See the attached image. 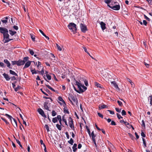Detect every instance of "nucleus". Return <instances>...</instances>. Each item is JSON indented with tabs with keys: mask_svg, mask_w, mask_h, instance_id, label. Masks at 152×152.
I'll return each instance as SVG.
<instances>
[{
	"mask_svg": "<svg viewBox=\"0 0 152 152\" xmlns=\"http://www.w3.org/2000/svg\"><path fill=\"white\" fill-rule=\"evenodd\" d=\"M69 119L70 120V121H69V126L73 130H75V127L73 123V121L72 118L70 117Z\"/></svg>",
	"mask_w": 152,
	"mask_h": 152,
	"instance_id": "nucleus-6",
	"label": "nucleus"
},
{
	"mask_svg": "<svg viewBox=\"0 0 152 152\" xmlns=\"http://www.w3.org/2000/svg\"><path fill=\"white\" fill-rule=\"evenodd\" d=\"M50 103H48V101H46L44 104V107L47 110L50 111L49 107L50 106Z\"/></svg>",
	"mask_w": 152,
	"mask_h": 152,
	"instance_id": "nucleus-10",
	"label": "nucleus"
},
{
	"mask_svg": "<svg viewBox=\"0 0 152 152\" xmlns=\"http://www.w3.org/2000/svg\"><path fill=\"white\" fill-rule=\"evenodd\" d=\"M95 85L97 86V87H99L101 88V85L100 84H99V83H97V82H95Z\"/></svg>",
	"mask_w": 152,
	"mask_h": 152,
	"instance_id": "nucleus-52",
	"label": "nucleus"
},
{
	"mask_svg": "<svg viewBox=\"0 0 152 152\" xmlns=\"http://www.w3.org/2000/svg\"><path fill=\"white\" fill-rule=\"evenodd\" d=\"M29 59V57L28 56H26L25 57H24L23 58V60H20V62L21 64V65H24L25 63L26 62H27L28 61Z\"/></svg>",
	"mask_w": 152,
	"mask_h": 152,
	"instance_id": "nucleus-5",
	"label": "nucleus"
},
{
	"mask_svg": "<svg viewBox=\"0 0 152 152\" xmlns=\"http://www.w3.org/2000/svg\"><path fill=\"white\" fill-rule=\"evenodd\" d=\"M69 28L72 31L75 32L77 30L76 25L73 23H71L68 25Z\"/></svg>",
	"mask_w": 152,
	"mask_h": 152,
	"instance_id": "nucleus-2",
	"label": "nucleus"
},
{
	"mask_svg": "<svg viewBox=\"0 0 152 152\" xmlns=\"http://www.w3.org/2000/svg\"><path fill=\"white\" fill-rule=\"evenodd\" d=\"M12 64L13 65L15 64H16L18 66H20L21 65L20 62V60L18 61H12Z\"/></svg>",
	"mask_w": 152,
	"mask_h": 152,
	"instance_id": "nucleus-11",
	"label": "nucleus"
},
{
	"mask_svg": "<svg viewBox=\"0 0 152 152\" xmlns=\"http://www.w3.org/2000/svg\"><path fill=\"white\" fill-rule=\"evenodd\" d=\"M64 113H67L68 114H69V112L68 110L67 109V107H65L64 109Z\"/></svg>",
	"mask_w": 152,
	"mask_h": 152,
	"instance_id": "nucleus-24",
	"label": "nucleus"
},
{
	"mask_svg": "<svg viewBox=\"0 0 152 152\" xmlns=\"http://www.w3.org/2000/svg\"><path fill=\"white\" fill-rule=\"evenodd\" d=\"M111 4H110V5L109 4V5H110V6L113 5V6H114V4L117 3L116 2H114V1H111Z\"/></svg>",
	"mask_w": 152,
	"mask_h": 152,
	"instance_id": "nucleus-60",
	"label": "nucleus"
},
{
	"mask_svg": "<svg viewBox=\"0 0 152 152\" xmlns=\"http://www.w3.org/2000/svg\"><path fill=\"white\" fill-rule=\"evenodd\" d=\"M37 111L42 116L45 118H46V116L45 114L44 111L40 108L37 109Z\"/></svg>",
	"mask_w": 152,
	"mask_h": 152,
	"instance_id": "nucleus-8",
	"label": "nucleus"
},
{
	"mask_svg": "<svg viewBox=\"0 0 152 152\" xmlns=\"http://www.w3.org/2000/svg\"><path fill=\"white\" fill-rule=\"evenodd\" d=\"M116 115L118 118L119 119H120L121 118H123V117L121 116V115H120L119 114L117 113L116 114Z\"/></svg>",
	"mask_w": 152,
	"mask_h": 152,
	"instance_id": "nucleus-48",
	"label": "nucleus"
},
{
	"mask_svg": "<svg viewBox=\"0 0 152 152\" xmlns=\"http://www.w3.org/2000/svg\"><path fill=\"white\" fill-rule=\"evenodd\" d=\"M150 100V104L151 105H152V96H150L149 97L148 100Z\"/></svg>",
	"mask_w": 152,
	"mask_h": 152,
	"instance_id": "nucleus-33",
	"label": "nucleus"
},
{
	"mask_svg": "<svg viewBox=\"0 0 152 152\" xmlns=\"http://www.w3.org/2000/svg\"><path fill=\"white\" fill-rule=\"evenodd\" d=\"M121 114L122 115H126V112L124 110H123L121 112Z\"/></svg>",
	"mask_w": 152,
	"mask_h": 152,
	"instance_id": "nucleus-53",
	"label": "nucleus"
},
{
	"mask_svg": "<svg viewBox=\"0 0 152 152\" xmlns=\"http://www.w3.org/2000/svg\"><path fill=\"white\" fill-rule=\"evenodd\" d=\"M16 141L19 144V146L22 149L23 148L22 145L20 143V142L18 140L16 139Z\"/></svg>",
	"mask_w": 152,
	"mask_h": 152,
	"instance_id": "nucleus-30",
	"label": "nucleus"
},
{
	"mask_svg": "<svg viewBox=\"0 0 152 152\" xmlns=\"http://www.w3.org/2000/svg\"><path fill=\"white\" fill-rule=\"evenodd\" d=\"M37 72H39V73L40 74L43 75L44 73V70L43 68H42L41 71H38Z\"/></svg>",
	"mask_w": 152,
	"mask_h": 152,
	"instance_id": "nucleus-38",
	"label": "nucleus"
},
{
	"mask_svg": "<svg viewBox=\"0 0 152 152\" xmlns=\"http://www.w3.org/2000/svg\"><path fill=\"white\" fill-rule=\"evenodd\" d=\"M69 100L72 102V101L74 102H77V99L74 96L72 95L70 96L68 98Z\"/></svg>",
	"mask_w": 152,
	"mask_h": 152,
	"instance_id": "nucleus-7",
	"label": "nucleus"
},
{
	"mask_svg": "<svg viewBox=\"0 0 152 152\" xmlns=\"http://www.w3.org/2000/svg\"><path fill=\"white\" fill-rule=\"evenodd\" d=\"M31 71L32 72L33 75L34 74H36L37 73V72L36 71L35 69H31Z\"/></svg>",
	"mask_w": 152,
	"mask_h": 152,
	"instance_id": "nucleus-34",
	"label": "nucleus"
},
{
	"mask_svg": "<svg viewBox=\"0 0 152 152\" xmlns=\"http://www.w3.org/2000/svg\"><path fill=\"white\" fill-rule=\"evenodd\" d=\"M116 111L118 113H120L121 112V109H119L118 108H115Z\"/></svg>",
	"mask_w": 152,
	"mask_h": 152,
	"instance_id": "nucleus-64",
	"label": "nucleus"
},
{
	"mask_svg": "<svg viewBox=\"0 0 152 152\" xmlns=\"http://www.w3.org/2000/svg\"><path fill=\"white\" fill-rule=\"evenodd\" d=\"M80 27L81 31L83 33L86 32L87 30L86 26L84 24L81 23L80 24Z\"/></svg>",
	"mask_w": 152,
	"mask_h": 152,
	"instance_id": "nucleus-4",
	"label": "nucleus"
},
{
	"mask_svg": "<svg viewBox=\"0 0 152 152\" xmlns=\"http://www.w3.org/2000/svg\"><path fill=\"white\" fill-rule=\"evenodd\" d=\"M96 135H95L94 134V131H93L91 133V136H90V137H92V140H95V137H96Z\"/></svg>",
	"mask_w": 152,
	"mask_h": 152,
	"instance_id": "nucleus-21",
	"label": "nucleus"
},
{
	"mask_svg": "<svg viewBox=\"0 0 152 152\" xmlns=\"http://www.w3.org/2000/svg\"><path fill=\"white\" fill-rule=\"evenodd\" d=\"M58 121V120H57V118L56 117L54 118H53L52 119V122L53 123H56Z\"/></svg>",
	"mask_w": 152,
	"mask_h": 152,
	"instance_id": "nucleus-42",
	"label": "nucleus"
},
{
	"mask_svg": "<svg viewBox=\"0 0 152 152\" xmlns=\"http://www.w3.org/2000/svg\"><path fill=\"white\" fill-rule=\"evenodd\" d=\"M107 106L105 105V104H103L102 105H100L99 106V110H101L102 109L107 108Z\"/></svg>",
	"mask_w": 152,
	"mask_h": 152,
	"instance_id": "nucleus-18",
	"label": "nucleus"
},
{
	"mask_svg": "<svg viewBox=\"0 0 152 152\" xmlns=\"http://www.w3.org/2000/svg\"><path fill=\"white\" fill-rule=\"evenodd\" d=\"M45 128L46 129L48 132L50 131L49 127L47 124H45Z\"/></svg>",
	"mask_w": 152,
	"mask_h": 152,
	"instance_id": "nucleus-50",
	"label": "nucleus"
},
{
	"mask_svg": "<svg viewBox=\"0 0 152 152\" xmlns=\"http://www.w3.org/2000/svg\"><path fill=\"white\" fill-rule=\"evenodd\" d=\"M142 140L143 141V144L144 145V147H145L146 146V144L145 141V140L144 138H142Z\"/></svg>",
	"mask_w": 152,
	"mask_h": 152,
	"instance_id": "nucleus-43",
	"label": "nucleus"
},
{
	"mask_svg": "<svg viewBox=\"0 0 152 152\" xmlns=\"http://www.w3.org/2000/svg\"><path fill=\"white\" fill-rule=\"evenodd\" d=\"M57 113H56L55 111L53 110L52 111V115L53 116H55Z\"/></svg>",
	"mask_w": 152,
	"mask_h": 152,
	"instance_id": "nucleus-49",
	"label": "nucleus"
},
{
	"mask_svg": "<svg viewBox=\"0 0 152 152\" xmlns=\"http://www.w3.org/2000/svg\"><path fill=\"white\" fill-rule=\"evenodd\" d=\"M6 116H7L9 119L11 120L12 118L13 119V118L10 115L7 114H5V115Z\"/></svg>",
	"mask_w": 152,
	"mask_h": 152,
	"instance_id": "nucleus-40",
	"label": "nucleus"
},
{
	"mask_svg": "<svg viewBox=\"0 0 152 152\" xmlns=\"http://www.w3.org/2000/svg\"><path fill=\"white\" fill-rule=\"evenodd\" d=\"M46 86H47V87L49 88V89H50L51 90H52L53 89V88H52L49 85H47V84H46Z\"/></svg>",
	"mask_w": 152,
	"mask_h": 152,
	"instance_id": "nucleus-56",
	"label": "nucleus"
},
{
	"mask_svg": "<svg viewBox=\"0 0 152 152\" xmlns=\"http://www.w3.org/2000/svg\"><path fill=\"white\" fill-rule=\"evenodd\" d=\"M29 53H30V54L32 56L33 55L34 53V52L33 51V50H31V49H29Z\"/></svg>",
	"mask_w": 152,
	"mask_h": 152,
	"instance_id": "nucleus-44",
	"label": "nucleus"
},
{
	"mask_svg": "<svg viewBox=\"0 0 152 152\" xmlns=\"http://www.w3.org/2000/svg\"><path fill=\"white\" fill-rule=\"evenodd\" d=\"M104 2L107 4H109L111 2L112 0H104Z\"/></svg>",
	"mask_w": 152,
	"mask_h": 152,
	"instance_id": "nucleus-41",
	"label": "nucleus"
},
{
	"mask_svg": "<svg viewBox=\"0 0 152 152\" xmlns=\"http://www.w3.org/2000/svg\"><path fill=\"white\" fill-rule=\"evenodd\" d=\"M3 19L2 20H1V21L3 23L6 24L8 22L7 20L4 19L3 20Z\"/></svg>",
	"mask_w": 152,
	"mask_h": 152,
	"instance_id": "nucleus-46",
	"label": "nucleus"
},
{
	"mask_svg": "<svg viewBox=\"0 0 152 152\" xmlns=\"http://www.w3.org/2000/svg\"><path fill=\"white\" fill-rule=\"evenodd\" d=\"M117 103L121 107L123 105L122 102L121 101L118 100Z\"/></svg>",
	"mask_w": 152,
	"mask_h": 152,
	"instance_id": "nucleus-55",
	"label": "nucleus"
},
{
	"mask_svg": "<svg viewBox=\"0 0 152 152\" xmlns=\"http://www.w3.org/2000/svg\"><path fill=\"white\" fill-rule=\"evenodd\" d=\"M68 142L71 145H73L74 143V141L71 138L69 141H68Z\"/></svg>",
	"mask_w": 152,
	"mask_h": 152,
	"instance_id": "nucleus-32",
	"label": "nucleus"
},
{
	"mask_svg": "<svg viewBox=\"0 0 152 152\" xmlns=\"http://www.w3.org/2000/svg\"><path fill=\"white\" fill-rule=\"evenodd\" d=\"M58 100L61 102H62L63 103H64V104H66V103L64 101L62 97L61 96H59L58 97Z\"/></svg>",
	"mask_w": 152,
	"mask_h": 152,
	"instance_id": "nucleus-23",
	"label": "nucleus"
},
{
	"mask_svg": "<svg viewBox=\"0 0 152 152\" xmlns=\"http://www.w3.org/2000/svg\"><path fill=\"white\" fill-rule=\"evenodd\" d=\"M3 75L7 81H9L10 80L11 78L7 74L4 73L3 74Z\"/></svg>",
	"mask_w": 152,
	"mask_h": 152,
	"instance_id": "nucleus-15",
	"label": "nucleus"
},
{
	"mask_svg": "<svg viewBox=\"0 0 152 152\" xmlns=\"http://www.w3.org/2000/svg\"><path fill=\"white\" fill-rule=\"evenodd\" d=\"M46 86H47V87L49 88V89H50L51 90H52L53 89V88H52L49 85H47V84H46Z\"/></svg>",
	"mask_w": 152,
	"mask_h": 152,
	"instance_id": "nucleus-57",
	"label": "nucleus"
},
{
	"mask_svg": "<svg viewBox=\"0 0 152 152\" xmlns=\"http://www.w3.org/2000/svg\"><path fill=\"white\" fill-rule=\"evenodd\" d=\"M142 124H141V126L143 127L144 128H145V125L144 122V120H142Z\"/></svg>",
	"mask_w": 152,
	"mask_h": 152,
	"instance_id": "nucleus-45",
	"label": "nucleus"
},
{
	"mask_svg": "<svg viewBox=\"0 0 152 152\" xmlns=\"http://www.w3.org/2000/svg\"><path fill=\"white\" fill-rule=\"evenodd\" d=\"M97 114L100 117H101V118H103V116L102 114L101 113H98Z\"/></svg>",
	"mask_w": 152,
	"mask_h": 152,
	"instance_id": "nucleus-58",
	"label": "nucleus"
},
{
	"mask_svg": "<svg viewBox=\"0 0 152 152\" xmlns=\"http://www.w3.org/2000/svg\"><path fill=\"white\" fill-rule=\"evenodd\" d=\"M112 84H113L115 88L116 89L119 90L120 89L119 88L118 85L116 84L115 81H113L111 82Z\"/></svg>",
	"mask_w": 152,
	"mask_h": 152,
	"instance_id": "nucleus-16",
	"label": "nucleus"
},
{
	"mask_svg": "<svg viewBox=\"0 0 152 152\" xmlns=\"http://www.w3.org/2000/svg\"><path fill=\"white\" fill-rule=\"evenodd\" d=\"M110 8L112 9L116 10H120V6L119 5H114V6L109 5V4L107 5Z\"/></svg>",
	"mask_w": 152,
	"mask_h": 152,
	"instance_id": "nucleus-3",
	"label": "nucleus"
},
{
	"mask_svg": "<svg viewBox=\"0 0 152 152\" xmlns=\"http://www.w3.org/2000/svg\"><path fill=\"white\" fill-rule=\"evenodd\" d=\"M56 46L57 47V49L59 51H61L62 50V48L61 47L58 45L57 44H56Z\"/></svg>",
	"mask_w": 152,
	"mask_h": 152,
	"instance_id": "nucleus-39",
	"label": "nucleus"
},
{
	"mask_svg": "<svg viewBox=\"0 0 152 152\" xmlns=\"http://www.w3.org/2000/svg\"><path fill=\"white\" fill-rule=\"evenodd\" d=\"M10 73V74L18 76V75L15 72L11 70H9Z\"/></svg>",
	"mask_w": 152,
	"mask_h": 152,
	"instance_id": "nucleus-22",
	"label": "nucleus"
},
{
	"mask_svg": "<svg viewBox=\"0 0 152 152\" xmlns=\"http://www.w3.org/2000/svg\"><path fill=\"white\" fill-rule=\"evenodd\" d=\"M9 36L10 35L8 33H6L3 34V37L4 39H8L9 37Z\"/></svg>",
	"mask_w": 152,
	"mask_h": 152,
	"instance_id": "nucleus-19",
	"label": "nucleus"
},
{
	"mask_svg": "<svg viewBox=\"0 0 152 152\" xmlns=\"http://www.w3.org/2000/svg\"><path fill=\"white\" fill-rule=\"evenodd\" d=\"M80 87L81 88V87H82L84 90H83L84 91H85L87 89V87L84 85V84L80 85Z\"/></svg>",
	"mask_w": 152,
	"mask_h": 152,
	"instance_id": "nucleus-27",
	"label": "nucleus"
},
{
	"mask_svg": "<svg viewBox=\"0 0 152 152\" xmlns=\"http://www.w3.org/2000/svg\"><path fill=\"white\" fill-rule=\"evenodd\" d=\"M85 79L84 78V77H80L79 78L78 81L76 80V81L75 85L77 86L78 88H79L80 92L77 90L74 86V87L75 90L77 92L80 93H83V92H84V91L83 89H82L80 87V85H82V84H83V82L85 81Z\"/></svg>",
	"mask_w": 152,
	"mask_h": 152,
	"instance_id": "nucleus-1",
	"label": "nucleus"
},
{
	"mask_svg": "<svg viewBox=\"0 0 152 152\" xmlns=\"http://www.w3.org/2000/svg\"><path fill=\"white\" fill-rule=\"evenodd\" d=\"M31 37L32 40L34 42L35 41V36L34 35L31 34Z\"/></svg>",
	"mask_w": 152,
	"mask_h": 152,
	"instance_id": "nucleus-47",
	"label": "nucleus"
},
{
	"mask_svg": "<svg viewBox=\"0 0 152 152\" xmlns=\"http://www.w3.org/2000/svg\"><path fill=\"white\" fill-rule=\"evenodd\" d=\"M124 124L128 128H130V125L129 124V123L126 121L125 122H124Z\"/></svg>",
	"mask_w": 152,
	"mask_h": 152,
	"instance_id": "nucleus-26",
	"label": "nucleus"
},
{
	"mask_svg": "<svg viewBox=\"0 0 152 152\" xmlns=\"http://www.w3.org/2000/svg\"><path fill=\"white\" fill-rule=\"evenodd\" d=\"M13 120L14 122L13 123H12L14 127L16 128L17 127V121L14 118H13Z\"/></svg>",
	"mask_w": 152,
	"mask_h": 152,
	"instance_id": "nucleus-17",
	"label": "nucleus"
},
{
	"mask_svg": "<svg viewBox=\"0 0 152 152\" xmlns=\"http://www.w3.org/2000/svg\"><path fill=\"white\" fill-rule=\"evenodd\" d=\"M31 61H27L25 64L23 69H24L28 67L30 65Z\"/></svg>",
	"mask_w": 152,
	"mask_h": 152,
	"instance_id": "nucleus-14",
	"label": "nucleus"
},
{
	"mask_svg": "<svg viewBox=\"0 0 152 152\" xmlns=\"http://www.w3.org/2000/svg\"><path fill=\"white\" fill-rule=\"evenodd\" d=\"M4 63L7 65V66L10 69H12V67H11V64L10 62L7 59H4Z\"/></svg>",
	"mask_w": 152,
	"mask_h": 152,
	"instance_id": "nucleus-12",
	"label": "nucleus"
},
{
	"mask_svg": "<svg viewBox=\"0 0 152 152\" xmlns=\"http://www.w3.org/2000/svg\"><path fill=\"white\" fill-rule=\"evenodd\" d=\"M141 136L143 137H146L145 134L142 131L141 133Z\"/></svg>",
	"mask_w": 152,
	"mask_h": 152,
	"instance_id": "nucleus-61",
	"label": "nucleus"
},
{
	"mask_svg": "<svg viewBox=\"0 0 152 152\" xmlns=\"http://www.w3.org/2000/svg\"><path fill=\"white\" fill-rule=\"evenodd\" d=\"M9 32L11 36H13L14 34L16 33V32L15 31H13L11 30H9Z\"/></svg>",
	"mask_w": 152,
	"mask_h": 152,
	"instance_id": "nucleus-25",
	"label": "nucleus"
},
{
	"mask_svg": "<svg viewBox=\"0 0 152 152\" xmlns=\"http://www.w3.org/2000/svg\"><path fill=\"white\" fill-rule=\"evenodd\" d=\"M110 124L113 126H115L116 125V124L115 122L114 121H111Z\"/></svg>",
	"mask_w": 152,
	"mask_h": 152,
	"instance_id": "nucleus-62",
	"label": "nucleus"
},
{
	"mask_svg": "<svg viewBox=\"0 0 152 152\" xmlns=\"http://www.w3.org/2000/svg\"><path fill=\"white\" fill-rule=\"evenodd\" d=\"M5 41L4 42V43H7L9 42V41H11V39H10L9 37L8 39H5Z\"/></svg>",
	"mask_w": 152,
	"mask_h": 152,
	"instance_id": "nucleus-54",
	"label": "nucleus"
},
{
	"mask_svg": "<svg viewBox=\"0 0 152 152\" xmlns=\"http://www.w3.org/2000/svg\"><path fill=\"white\" fill-rule=\"evenodd\" d=\"M0 32L4 34L6 33H8V30L6 28L0 27Z\"/></svg>",
	"mask_w": 152,
	"mask_h": 152,
	"instance_id": "nucleus-9",
	"label": "nucleus"
},
{
	"mask_svg": "<svg viewBox=\"0 0 152 152\" xmlns=\"http://www.w3.org/2000/svg\"><path fill=\"white\" fill-rule=\"evenodd\" d=\"M83 83H84L85 85L86 86H87L88 85V81L87 80H86V79L85 80V81H84Z\"/></svg>",
	"mask_w": 152,
	"mask_h": 152,
	"instance_id": "nucleus-63",
	"label": "nucleus"
},
{
	"mask_svg": "<svg viewBox=\"0 0 152 152\" xmlns=\"http://www.w3.org/2000/svg\"><path fill=\"white\" fill-rule=\"evenodd\" d=\"M56 127L59 130L61 131V130L62 127H61V125L57 124L56 125Z\"/></svg>",
	"mask_w": 152,
	"mask_h": 152,
	"instance_id": "nucleus-29",
	"label": "nucleus"
},
{
	"mask_svg": "<svg viewBox=\"0 0 152 152\" xmlns=\"http://www.w3.org/2000/svg\"><path fill=\"white\" fill-rule=\"evenodd\" d=\"M21 88V87L20 86H18L17 87L15 88H14V90L15 91H17L18 90L20 89Z\"/></svg>",
	"mask_w": 152,
	"mask_h": 152,
	"instance_id": "nucleus-36",
	"label": "nucleus"
},
{
	"mask_svg": "<svg viewBox=\"0 0 152 152\" xmlns=\"http://www.w3.org/2000/svg\"><path fill=\"white\" fill-rule=\"evenodd\" d=\"M40 90L41 91V92L45 95H46L47 96H48L49 95H48L44 91H43V90L42 89H40Z\"/></svg>",
	"mask_w": 152,
	"mask_h": 152,
	"instance_id": "nucleus-59",
	"label": "nucleus"
},
{
	"mask_svg": "<svg viewBox=\"0 0 152 152\" xmlns=\"http://www.w3.org/2000/svg\"><path fill=\"white\" fill-rule=\"evenodd\" d=\"M62 120L63 121L64 123H65V124L66 125L68 126V124L67 123V121L66 119H65V117L64 116H63L62 117Z\"/></svg>",
	"mask_w": 152,
	"mask_h": 152,
	"instance_id": "nucleus-28",
	"label": "nucleus"
},
{
	"mask_svg": "<svg viewBox=\"0 0 152 152\" xmlns=\"http://www.w3.org/2000/svg\"><path fill=\"white\" fill-rule=\"evenodd\" d=\"M1 118L3 121H4V122L7 124H9V123L8 122L7 120L5 118L3 117H1Z\"/></svg>",
	"mask_w": 152,
	"mask_h": 152,
	"instance_id": "nucleus-31",
	"label": "nucleus"
},
{
	"mask_svg": "<svg viewBox=\"0 0 152 152\" xmlns=\"http://www.w3.org/2000/svg\"><path fill=\"white\" fill-rule=\"evenodd\" d=\"M100 24L101 25V28L102 30H104L106 29V24L103 22H100Z\"/></svg>",
	"mask_w": 152,
	"mask_h": 152,
	"instance_id": "nucleus-13",
	"label": "nucleus"
},
{
	"mask_svg": "<svg viewBox=\"0 0 152 152\" xmlns=\"http://www.w3.org/2000/svg\"><path fill=\"white\" fill-rule=\"evenodd\" d=\"M77 146V144L76 143L74 144L73 146L72 147V149H73V151L74 152H75L77 151V148H76Z\"/></svg>",
	"mask_w": 152,
	"mask_h": 152,
	"instance_id": "nucleus-20",
	"label": "nucleus"
},
{
	"mask_svg": "<svg viewBox=\"0 0 152 152\" xmlns=\"http://www.w3.org/2000/svg\"><path fill=\"white\" fill-rule=\"evenodd\" d=\"M86 129L87 130V131L88 132L89 135L90 136H91V132H90L89 129L88 128V127L87 125H86Z\"/></svg>",
	"mask_w": 152,
	"mask_h": 152,
	"instance_id": "nucleus-35",
	"label": "nucleus"
},
{
	"mask_svg": "<svg viewBox=\"0 0 152 152\" xmlns=\"http://www.w3.org/2000/svg\"><path fill=\"white\" fill-rule=\"evenodd\" d=\"M46 76L47 77V79H48V80H50L51 79V76H50V75L48 74H46Z\"/></svg>",
	"mask_w": 152,
	"mask_h": 152,
	"instance_id": "nucleus-51",
	"label": "nucleus"
},
{
	"mask_svg": "<svg viewBox=\"0 0 152 152\" xmlns=\"http://www.w3.org/2000/svg\"><path fill=\"white\" fill-rule=\"evenodd\" d=\"M128 134L129 136L131 138V139L133 140H134V139L135 138L130 133H128Z\"/></svg>",
	"mask_w": 152,
	"mask_h": 152,
	"instance_id": "nucleus-37",
	"label": "nucleus"
}]
</instances>
